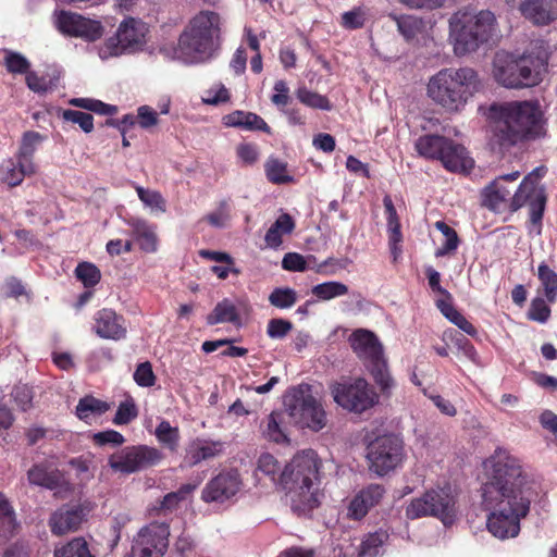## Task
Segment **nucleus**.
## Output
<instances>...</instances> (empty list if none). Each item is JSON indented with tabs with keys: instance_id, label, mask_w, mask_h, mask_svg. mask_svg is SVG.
<instances>
[{
	"instance_id": "20e7f679",
	"label": "nucleus",
	"mask_w": 557,
	"mask_h": 557,
	"mask_svg": "<svg viewBox=\"0 0 557 557\" xmlns=\"http://www.w3.org/2000/svg\"><path fill=\"white\" fill-rule=\"evenodd\" d=\"M481 88V78L472 67H445L429 78L426 95L445 112L459 113Z\"/></svg>"
},
{
	"instance_id": "603ef678",
	"label": "nucleus",
	"mask_w": 557,
	"mask_h": 557,
	"mask_svg": "<svg viewBox=\"0 0 557 557\" xmlns=\"http://www.w3.org/2000/svg\"><path fill=\"white\" fill-rule=\"evenodd\" d=\"M196 485L193 484H184L178 491L166 494L161 502V510L163 511H172L177 507V505L186 499V497L194 492Z\"/></svg>"
},
{
	"instance_id": "5fc2aeb1",
	"label": "nucleus",
	"mask_w": 557,
	"mask_h": 557,
	"mask_svg": "<svg viewBox=\"0 0 557 557\" xmlns=\"http://www.w3.org/2000/svg\"><path fill=\"white\" fill-rule=\"evenodd\" d=\"M368 16V10L363 7L354 8L342 14L341 25L346 29L361 28Z\"/></svg>"
},
{
	"instance_id": "052dcab7",
	"label": "nucleus",
	"mask_w": 557,
	"mask_h": 557,
	"mask_svg": "<svg viewBox=\"0 0 557 557\" xmlns=\"http://www.w3.org/2000/svg\"><path fill=\"white\" fill-rule=\"evenodd\" d=\"M63 119L67 122L78 124L85 133H90L94 129V117L89 113L76 110H65L63 112Z\"/></svg>"
},
{
	"instance_id": "1a4fd4ad",
	"label": "nucleus",
	"mask_w": 557,
	"mask_h": 557,
	"mask_svg": "<svg viewBox=\"0 0 557 557\" xmlns=\"http://www.w3.org/2000/svg\"><path fill=\"white\" fill-rule=\"evenodd\" d=\"M436 517L445 525L451 524L457 516L456 499L450 487H437L413 498L406 508L408 519Z\"/></svg>"
},
{
	"instance_id": "f03ea898",
	"label": "nucleus",
	"mask_w": 557,
	"mask_h": 557,
	"mask_svg": "<svg viewBox=\"0 0 557 557\" xmlns=\"http://www.w3.org/2000/svg\"><path fill=\"white\" fill-rule=\"evenodd\" d=\"M321 460L313 449L298 451L280 474L293 511L306 515L320 504Z\"/></svg>"
},
{
	"instance_id": "79ce46f5",
	"label": "nucleus",
	"mask_w": 557,
	"mask_h": 557,
	"mask_svg": "<svg viewBox=\"0 0 557 557\" xmlns=\"http://www.w3.org/2000/svg\"><path fill=\"white\" fill-rule=\"evenodd\" d=\"M109 405L92 396H86L79 399L76 406V416L81 420H87L92 414H102L109 410Z\"/></svg>"
},
{
	"instance_id": "864d4df0",
	"label": "nucleus",
	"mask_w": 557,
	"mask_h": 557,
	"mask_svg": "<svg viewBox=\"0 0 557 557\" xmlns=\"http://www.w3.org/2000/svg\"><path fill=\"white\" fill-rule=\"evenodd\" d=\"M4 65L10 73L26 74L30 67L29 61L21 53L4 50Z\"/></svg>"
},
{
	"instance_id": "680f3d73",
	"label": "nucleus",
	"mask_w": 557,
	"mask_h": 557,
	"mask_svg": "<svg viewBox=\"0 0 557 557\" xmlns=\"http://www.w3.org/2000/svg\"><path fill=\"white\" fill-rule=\"evenodd\" d=\"M13 401L22 411H27L33 406L34 394L27 385H17L12 391Z\"/></svg>"
},
{
	"instance_id": "393cba45",
	"label": "nucleus",
	"mask_w": 557,
	"mask_h": 557,
	"mask_svg": "<svg viewBox=\"0 0 557 557\" xmlns=\"http://www.w3.org/2000/svg\"><path fill=\"white\" fill-rule=\"evenodd\" d=\"M121 318L113 310L102 309L95 314V332L98 336L119 341L126 334Z\"/></svg>"
},
{
	"instance_id": "0eeeda50",
	"label": "nucleus",
	"mask_w": 557,
	"mask_h": 557,
	"mask_svg": "<svg viewBox=\"0 0 557 557\" xmlns=\"http://www.w3.org/2000/svg\"><path fill=\"white\" fill-rule=\"evenodd\" d=\"M546 61L532 54L497 52L493 59L494 79L505 88L523 89L539 85Z\"/></svg>"
},
{
	"instance_id": "72a5a7b5",
	"label": "nucleus",
	"mask_w": 557,
	"mask_h": 557,
	"mask_svg": "<svg viewBox=\"0 0 557 557\" xmlns=\"http://www.w3.org/2000/svg\"><path fill=\"white\" fill-rule=\"evenodd\" d=\"M135 190L144 207L152 214H162L166 211V200L160 191L135 185Z\"/></svg>"
},
{
	"instance_id": "de8ad7c7",
	"label": "nucleus",
	"mask_w": 557,
	"mask_h": 557,
	"mask_svg": "<svg viewBox=\"0 0 557 557\" xmlns=\"http://www.w3.org/2000/svg\"><path fill=\"white\" fill-rule=\"evenodd\" d=\"M296 96L298 100L307 107L326 111L332 109V106L325 96L311 91L306 87L298 88Z\"/></svg>"
},
{
	"instance_id": "a18cd8bd",
	"label": "nucleus",
	"mask_w": 557,
	"mask_h": 557,
	"mask_svg": "<svg viewBox=\"0 0 557 557\" xmlns=\"http://www.w3.org/2000/svg\"><path fill=\"white\" fill-rule=\"evenodd\" d=\"M54 557H92L86 541L76 537L54 550Z\"/></svg>"
},
{
	"instance_id": "13d9d810",
	"label": "nucleus",
	"mask_w": 557,
	"mask_h": 557,
	"mask_svg": "<svg viewBox=\"0 0 557 557\" xmlns=\"http://www.w3.org/2000/svg\"><path fill=\"white\" fill-rule=\"evenodd\" d=\"M547 302V299L545 300L542 297H535L530 304L528 312L529 319L540 323H545L550 315V308Z\"/></svg>"
},
{
	"instance_id": "bb28decb",
	"label": "nucleus",
	"mask_w": 557,
	"mask_h": 557,
	"mask_svg": "<svg viewBox=\"0 0 557 557\" xmlns=\"http://www.w3.org/2000/svg\"><path fill=\"white\" fill-rule=\"evenodd\" d=\"M127 224L132 227L133 235L141 250L150 253L157 251L158 235L153 224L139 218H132Z\"/></svg>"
},
{
	"instance_id": "2eb2a0df",
	"label": "nucleus",
	"mask_w": 557,
	"mask_h": 557,
	"mask_svg": "<svg viewBox=\"0 0 557 557\" xmlns=\"http://www.w3.org/2000/svg\"><path fill=\"white\" fill-rule=\"evenodd\" d=\"M519 177V171L496 177L482 191L483 205L496 213L516 212L521 209L522 207L515 205L516 198L520 194V185L513 195H511V189L508 187V184L515 183Z\"/></svg>"
},
{
	"instance_id": "412c9836",
	"label": "nucleus",
	"mask_w": 557,
	"mask_h": 557,
	"mask_svg": "<svg viewBox=\"0 0 557 557\" xmlns=\"http://www.w3.org/2000/svg\"><path fill=\"white\" fill-rule=\"evenodd\" d=\"M349 343L354 352L364 366H369L384 358L383 345L377 336L366 329H358L349 336Z\"/></svg>"
},
{
	"instance_id": "774afa93",
	"label": "nucleus",
	"mask_w": 557,
	"mask_h": 557,
	"mask_svg": "<svg viewBox=\"0 0 557 557\" xmlns=\"http://www.w3.org/2000/svg\"><path fill=\"white\" fill-rule=\"evenodd\" d=\"M25 81L27 87L34 92L41 94L51 89V82L44 76H38L35 72L28 71Z\"/></svg>"
},
{
	"instance_id": "6e6552de",
	"label": "nucleus",
	"mask_w": 557,
	"mask_h": 557,
	"mask_svg": "<svg viewBox=\"0 0 557 557\" xmlns=\"http://www.w3.org/2000/svg\"><path fill=\"white\" fill-rule=\"evenodd\" d=\"M284 407L292 421L300 428L318 432L326 425V412L308 384L290 388L284 396Z\"/></svg>"
},
{
	"instance_id": "69168bd1",
	"label": "nucleus",
	"mask_w": 557,
	"mask_h": 557,
	"mask_svg": "<svg viewBox=\"0 0 557 557\" xmlns=\"http://www.w3.org/2000/svg\"><path fill=\"white\" fill-rule=\"evenodd\" d=\"M137 417V409L132 400L120 404L113 422L117 425L127 424Z\"/></svg>"
},
{
	"instance_id": "e2e57ef3",
	"label": "nucleus",
	"mask_w": 557,
	"mask_h": 557,
	"mask_svg": "<svg viewBox=\"0 0 557 557\" xmlns=\"http://www.w3.org/2000/svg\"><path fill=\"white\" fill-rule=\"evenodd\" d=\"M134 381L141 387H150L156 383V375L150 362L139 363L134 372Z\"/></svg>"
},
{
	"instance_id": "49530a36",
	"label": "nucleus",
	"mask_w": 557,
	"mask_h": 557,
	"mask_svg": "<svg viewBox=\"0 0 557 557\" xmlns=\"http://www.w3.org/2000/svg\"><path fill=\"white\" fill-rule=\"evenodd\" d=\"M397 25L398 32L406 40L414 38L421 30V21L412 15H391Z\"/></svg>"
},
{
	"instance_id": "f8f14e48",
	"label": "nucleus",
	"mask_w": 557,
	"mask_h": 557,
	"mask_svg": "<svg viewBox=\"0 0 557 557\" xmlns=\"http://www.w3.org/2000/svg\"><path fill=\"white\" fill-rule=\"evenodd\" d=\"M370 469L379 475H384L397 468L404 458L403 442L393 435L375 438L368 446Z\"/></svg>"
},
{
	"instance_id": "58836bf2",
	"label": "nucleus",
	"mask_w": 557,
	"mask_h": 557,
	"mask_svg": "<svg viewBox=\"0 0 557 557\" xmlns=\"http://www.w3.org/2000/svg\"><path fill=\"white\" fill-rule=\"evenodd\" d=\"M237 321L238 313L236 307L228 299H224L221 302H219L213 309L212 313L209 314L207 318V322L210 325L225 322L235 323Z\"/></svg>"
},
{
	"instance_id": "b1692460",
	"label": "nucleus",
	"mask_w": 557,
	"mask_h": 557,
	"mask_svg": "<svg viewBox=\"0 0 557 557\" xmlns=\"http://www.w3.org/2000/svg\"><path fill=\"white\" fill-rule=\"evenodd\" d=\"M517 0H506L513 4ZM520 10L522 14L535 24H548L557 17V0H524Z\"/></svg>"
},
{
	"instance_id": "9b49d317",
	"label": "nucleus",
	"mask_w": 557,
	"mask_h": 557,
	"mask_svg": "<svg viewBox=\"0 0 557 557\" xmlns=\"http://www.w3.org/2000/svg\"><path fill=\"white\" fill-rule=\"evenodd\" d=\"M331 393L337 405L354 412H363L379 401L373 387L362 377L335 383Z\"/></svg>"
},
{
	"instance_id": "a211bd4d",
	"label": "nucleus",
	"mask_w": 557,
	"mask_h": 557,
	"mask_svg": "<svg viewBox=\"0 0 557 557\" xmlns=\"http://www.w3.org/2000/svg\"><path fill=\"white\" fill-rule=\"evenodd\" d=\"M90 509L88 503L61 506L49 519L51 532L55 535H63L67 532L76 531Z\"/></svg>"
},
{
	"instance_id": "c9c22d12",
	"label": "nucleus",
	"mask_w": 557,
	"mask_h": 557,
	"mask_svg": "<svg viewBox=\"0 0 557 557\" xmlns=\"http://www.w3.org/2000/svg\"><path fill=\"white\" fill-rule=\"evenodd\" d=\"M154 435L163 447L171 451L177 450L181 440L178 428L172 426L166 420H162L156 428Z\"/></svg>"
},
{
	"instance_id": "473e14b6",
	"label": "nucleus",
	"mask_w": 557,
	"mask_h": 557,
	"mask_svg": "<svg viewBox=\"0 0 557 557\" xmlns=\"http://www.w3.org/2000/svg\"><path fill=\"white\" fill-rule=\"evenodd\" d=\"M383 205L387 215V231L389 234V246L392 253L396 258L399 253L398 244L401 242L403 236L400 232V223L397 215V211L389 196H385Z\"/></svg>"
},
{
	"instance_id": "bf43d9fd",
	"label": "nucleus",
	"mask_w": 557,
	"mask_h": 557,
	"mask_svg": "<svg viewBox=\"0 0 557 557\" xmlns=\"http://www.w3.org/2000/svg\"><path fill=\"white\" fill-rule=\"evenodd\" d=\"M236 157L243 165H253L260 157L258 146L251 143H242L236 147Z\"/></svg>"
},
{
	"instance_id": "c03bdc74",
	"label": "nucleus",
	"mask_w": 557,
	"mask_h": 557,
	"mask_svg": "<svg viewBox=\"0 0 557 557\" xmlns=\"http://www.w3.org/2000/svg\"><path fill=\"white\" fill-rule=\"evenodd\" d=\"M44 140V137L34 131L24 133L21 146L17 152V160L33 162V154L37 146Z\"/></svg>"
},
{
	"instance_id": "2f4dec72",
	"label": "nucleus",
	"mask_w": 557,
	"mask_h": 557,
	"mask_svg": "<svg viewBox=\"0 0 557 557\" xmlns=\"http://www.w3.org/2000/svg\"><path fill=\"white\" fill-rule=\"evenodd\" d=\"M17 529L15 511L7 496L0 492V541L14 536Z\"/></svg>"
},
{
	"instance_id": "7c9ffc66",
	"label": "nucleus",
	"mask_w": 557,
	"mask_h": 557,
	"mask_svg": "<svg viewBox=\"0 0 557 557\" xmlns=\"http://www.w3.org/2000/svg\"><path fill=\"white\" fill-rule=\"evenodd\" d=\"M295 228V221L288 213H282L271 225L264 236L268 247L277 248L283 243V235L290 234Z\"/></svg>"
},
{
	"instance_id": "ddd939ff",
	"label": "nucleus",
	"mask_w": 557,
	"mask_h": 557,
	"mask_svg": "<svg viewBox=\"0 0 557 557\" xmlns=\"http://www.w3.org/2000/svg\"><path fill=\"white\" fill-rule=\"evenodd\" d=\"M163 454L156 447L129 446L113 454L109 466L116 472L129 474L160 463Z\"/></svg>"
},
{
	"instance_id": "6ab92c4d",
	"label": "nucleus",
	"mask_w": 557,
	"mask_h": 557,
	"mask_svg": "<svg viewBox=\"0 0 557 557\" xmlns=\"http://www.w3.org/2000/svg\"><path fill=\"white\" fill-rule=\"evenodd\" d=\"M240 487L242 480L237 471L221 472L207 483L202 491V499L207 503H223L234 497Z\"/></svg>"
},
{
	"instance_id": "4be33fe9",
	"label": "nucleus",
	"mask_w": 557,
	"mask_h": 557,
	"mask_svg": "<svg viewBox=\"0 0 557 557\" xmlns=\"http://www.w3.org/2000/svg\"><path fill=\"white\" fill-rule=\"evenodd\" d=\"M225 450V442L208 437H197L186 447L184 462L188 467H195L202 461L220 457Z\"/></svg>"
},
{
	"instance_id": "4d7b16f0",
	"label": "nucleus",
	"mask_w": 557,
	"mask_h": 557,
	"mask_svg": "<svg viewBox=\"0 0 557 557\" xmlns=\"http://www.w3.org/2000/svg\"><path fill=\"white\" fill-rule=\"evenodd\" d=\"M258 470L270 476L276 483H280V474L282 473L278 461L270 454H263L258 460Z\"/></svg>"
},
{
	"instance_id": "09e8293b",
	"label": "nucleus",
	"mask_w": 557,
	"mask_h": 557,
	"mask_svg": "<svg viewBox=\"0 0 557 557\" xmlns=\"http://www.w3.org/2000/svg\"><path fill=\"white\" fill-rule=\"evenodd\" d=\"M297 301V293L289 287L273 289L269 296V302L280 309H288Z\"/></svg>"
},
{
	"instance_id": "37998d69",
	"label": "nucleus",
	"mask_w": 557,
	"mask_h": 557,
	"mask_svg": "<svg viewBox=\"0 0 557 557\" xmlns=\"http://www.w3.org/2000/svg\"><path fill=\"white\" fill-rule=\"evenodd\" d=\"M387 537L388 535L384 531L368 534L360 544L359 557H375Z\"/></svg>"
},
{
	"instance_id": "4c0bfd02",
	"label": "nucleus",
	"mask_w": 557,
	"mask_h": 557,
	"mask_svg": "<svg viewBox=\"0 0 557 557\" xmlns=\"http://www.w3.org/2000/svg\"><path fill=\"white\" fill-rule=\"evenodd\" d=\"M267 178L273 184H286L293 182V176L287 171V163L270 157L264 163Z\"/></svg>"
},
{
	"instance_id": "39448f33",
	"label": "nucleus",
	"mask_w": 557,
	"mask_h": 557,
	"mask_svg": "<svg viewBox=\"0 0 557 557\" xmlns=\"http://www.w3.org/2000/svg\"><path fill=\"white\" fill-rule=\"evenodd\" d=\"M449 42L458 57L476 51L498 34V23L490 10H459L448 20Z\"/></svg>"
},
{
	"instance_id": "4468645a",
	"label": "nucleus",
	"mask_w": 557,
	"mask_h": 557,
	"mask_svg": "<svg viewBox=\"0 0 557 557\" xmlns=\"http://www.w3.org/2000/svg\"><path fill=\"white\" fill-rule=\"evenodd\" d=\"M169 525L152 522L134 536L131 553L125 557H163L169 546Z\"/></svg>"
},
{
	"instance_id": "aec40b11",
	"label": "nucleus",
	"mask_w": 557,
	"mask_h": 557,
	"mask_svg": "<svg viewBox=\"0 0 557 557\" xmlns=\"http://www.w3.org/2000/svg\"><path fill=\"white\" fill-rule=\"evenodd\" d=\"M30 484L38 485L54 492L59 498H67L74 492L73 484L58 470H47L45 467L36 465L27 472Z\"/></svg>"
},
{
	"instance_id": "423d86ee",
	"label": "nucleus",
	"mask_w": 557,
	"mask_h": 557,
	"mask_svg": "<svg viewBox=\"0 0 557 557\" xmlns=\"http://www.w3.org/2000/svg\"><path fill=\"white\" fill-rule=\"evenodd\" d=\"M221 25L219 13L209 10L197 13L178 38V57L190 63L208 60L219 47Z\"/></svg>"
},
{
	"instance_id": "c85d7f7f",
	"label": "nucleus",
	"mask_w": 557,
	"mask_h": 557,
	"mask_svg": "<svg viewBox=\"0 0 557 557\" xmlns=\"http://www.w3.org/2000/svg\"><path fill=\"white\" fill-rule=\"evenodd\" d=\"M222 121L223 124L227 127H238L247 131H263L265 133L270 132V128L264 120L252 112L237 110L224 115Z\"/></svg>"
},
{
	"instance_id": "0e129e2a",
	"label": "nucleus",
	"mask_w": 557,
	"mask_h": 557,
	"mask_svg": "<svg viewBox=\"0 0 557 557\" xmlns=\"http://www.w3.org/2000/svg\"><path fill=\"white\" fill-rule=\"evenodd\" d=\"M293 324L284 319H272L268 323L267 334L272 339H281L285 337L290 330Z\"/></svg>"
},
{
	"instance_id": "c756f323",
	"label": "nucleus",
	"mask_w": 557,
	"mask_h": 557,
	"mask_svg": "<svg viewBox=\"0 0 557 557\" xmlns=\"http://www.w3.org/2000/svg\"><path fill=\"white\" fill-rule=\"evenodd\" d=\"M448 138L438 135H424L417 139L414 147L417 152L426 159L441 161L444 149L448 148Z\"/></svg>"
},
{
	"instance_id": "ea45409f",
	"label": "nucleus",
	"mask_w": 557,
	"mask_h": 557,
	"mask_svg": "<svg viewBox=\"0 0 557 557\" xmlns=\"http://www.w3.org/2000/svg\"><path fill=\"white\" fill-rule=\"evenodd\" d=\"M312 294L322 301H329L348 294V286L342 282L330 281L312 287Z\"/></svg>"
},
{
	"instance_id": "8fccbe9b",
	"label": "nucleus",
	"mask_w": 557,
	"mask_h": 557,
	"mask_svg": "<svg viewBox=\"0 0 557 557\" xmlns=\"http://www.w3.org/2000/svg\"><path fill=\"white\" fill-rule=\"evenodd\" d=\"M75 274L85 287H94L101 278L100 270L90 262L78 263Z\"/></svg>"
},
{
	"instance_id": "338daca9",
	"label": "nucleus",
	"mask_w": 557,
	"mask_h": 557,
	"mask_svg": "<svg viewBox=\"0 0 557 557\" xmlns=\"http://www.w3.org/2000/svg\"><path fill=\"white\" fill-rule=\"evenodd\" d=\"M136 120L138 125L144 129L156 126L159 122L158 113L149 106H140L137 109Z\"/></svg>"
},
{
	"instance_id": "a19ab883",
	"label": "nucleus",
	"mask_w": 557,
	"mask_h": 557,
	"mask_svg": "<svg viewBox=\"0 0 557 557\" xmlns=\"http://www.w3.org/2000/svg\"><path fill=\"white\" fill-rule=\"evenodd\" d=\"M435 227L445 237L444 243L435 251V257H444L455 252L459 245V237L456 231L443 221L435 222Z\"/></svg>"
},
{
	"instance_id": "dca6fc26",
	"label": "nucleus",
	"mask_w": 557,
	"mask_h": 557,
	"mask_svg": "<svg viewBox=\"0 0 557 557\" xmlns=\"http://www.w3.org/2000/svg\"><path fill=\"white\" fill-rule=\"evenodd\" d=\"M545 169L543 166L530 172L520 183V194L515 202L518 207L529 206L530 221L533 224H541L546 207L545 189L539 185V180L543 177Z\"/></svg>"
},
{
	"instance_id": "a878e982",
	"label": "nucleus",
	"mask_w": 557,
	"mask_h": 557,
	"mask_svg": "<svg viewBox=\"0 0 557 557\" xmlns=\"http://www.w3.org/2000/svg\"><path fill=\"white\" fill-rule=\"evenodd\" d=\"M448 148L444 149L441 162L450 172H469L474 161L469 157L466 148L451 139H448Z\"/></svg>"
},
{
	"instance_id": "f257e3e1",
	"label": "nucleus",
	"mask_w": 557,
	"mask_h": 557,
	"mask_svg": "<svg viewBox=\"0 0 557 557\" xmlns=\"http://www.w3.org/2000/svg\"><path fill=\"white\" fill-rule=\"evenodd\" d=\"M483 466L486 476L482 487L483 506L490 511L487 529L500 540L515 537L537 495L536 482L520 459L504 448L495 449Z\"/></svg>"
},
{
	"instance_id": "7ed1b4c3",
	"label": "nucleus",
	"mask_w": 557,
	"mask_h": 557,
	"mask_svg": "<svg viewBox=\"0 0 557 557\" xmlns=\"http://www.w3.org/2000/svg\"><path fill=\"white\" fill-rule=\"evenodd\" d=\"M495 136L502 146H512L523 139L544 134L545 117L537 100H516L492 107Z\"/></svg>"
},
{
	"instance_id": "e433bc0d",
	"label": "nucleus",
	"mask_w": 557,
	"mask_h": 557,
	"mask_svg": "<svg viewBox=\"0 0 557 557\" xmlns=\"http://www.w3.org/2000/svg\"><path fill=\"white\" fill-rule=\"evenodd\" d=\"M367 368L371 372L381 392L383 394H389L392 388L395 386V382L387 369V362L385 357L377 360V362H373L367 366Z\"/></svg>"
},
{
	"instance_id": "6e6d98bb",
	"label": "nucleus",
	"mask_w": 557,
	"mask_h": 557,
	"mask_svg": "<svg viewBox=\"0 0 557 557\" xmlns=\"http://www.w3.org/2000/svg\"><path fill=\"white\" fill-rule=\"evenodd\" d=\"M231 219V208L226 200L221 201L218 207L206 215L205 220L213 227H225Z\"/></svg>"
},
{
	"instance_id": "3c124183",
	"label": "nucleus",
	"mask_w": 557,
	"mask_h": 557,
	"mask_svg": "<svg viewBox=\"0 0 557 557\" xmlns=\"http://www.w3.org/2000/svg\"><path fill=\"white\" fill-rule=\"evenodd\" d=\"M280 413L272 412L265 420V425L262 433L265 438L275 443H283L286 441V434L280 425Z\"/></svg>"
},
{
	"instance_id": "f704fd0d",
	"label": "nucleus",
	"mask_w": 557,
	"mask_h": 557,
	"mask_svg": "<svg viewBox=\"0 0 557 557\" xmlns=\"http://www.w3.org/2000/svg\"><path fill=\"white\" fill-rule=\"evenodd\" d=\"M537 277L541 289L549 304L557 300V272L550 269L546 263L542 262L537 268Z\"/></svg>"
},
{
	"instance_id": "cd10ccee",
	"label": "nucleus",
	"mask_w": 557,
	"mask_h": 557,
	"mask_svg": "<svg viewBox=\"0 0 557 557\" xmlns=\"http://www.w3.org/2000/svg\"><path fill=\"white\" fill-rule=\"evenodd\" d=\"M36 172V165L34 162H26L17 160L14 162L9 159L0 166V175L2 182L11 187L20 185L26 175H32Z\"/></svg>"
},
{
	"instance_id": "5701e85b",
	"label": "nucleus",
	"mask_w": 557,
	"mask_h": 557,
	"mask_svg": "<svg viewBox=\"0 0 557 557\" xmlns=\"http://www.w3.org/2000/svg\"><path fill=\"white\" fill-rule=\"evenodd\" d=\"M384 488L379 484H370L362 488L350 502L348 506V517L360 520L371 508L376 506L383 495Z\"/></svg>"
},
{
	"instance_id": "9d476101",
	"label": "nucleus",
	"mask_w": 557,
	"mask_h": 557,
	"mask_svg": "<svg viewBox=\"0 0 557 557\" xmlns=\"http://www.w3.org/2000/svg\"><path fill=\"white\" fill-rule=\"evenodd\" d=\"M148 27L141 21L127 18L123 21L115 37L109 38L99 50L101 59L134 53L144 49L147 42Z\"/></svg>"
},
{
	"instance_id": "f3484780",
	"label": "nucleus",
	"mask_w": 557,
	"mask_h": 557,
	"mask_svg": "<svg viewBox=\"0 0 557 557\" xmlns=\"http://www.w3.org/2000/svg\"><path fill=\"white\" fill-rule=\"evenodd\" d=\"M53 24L63 35L86 41H96L103 34V27L99 21L65 10L54 11Z\"/></svg>"
}]
</instances>
